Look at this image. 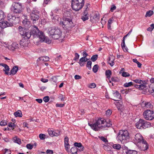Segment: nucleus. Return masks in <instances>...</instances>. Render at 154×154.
<instances>
[{
	"label": "nucleus",
	"instance_id": "nucleus-49",
	"mask_svg": "<svg viewBox=\"0 0 154 154\" xmlns=\"http://www.w3.org/2000/svg\"><path fill=\"white\" fill-rule=\"evenodd\" d=\"M4 150L5 151L4 154H11V151L10 150L5 149Z\"/></svg>",
	"mask_w": 154,
	"mask_h": 154
},
{
	"label": "nucleus",
	"instance_id": "nucleus-6",
	"mask_svg": "<svg viewBox=\"0 0 154 154\" xmlns=\"http://www.w3.org/2000/svg\"><path fill=\"white\" fill-rule=\"evenodd\" d=\"M49 34L53 38L57 39L61 36L62 32L57 28L53 27L49 31Z\"/></svg>",
	"mask_w": 154,
	"mask_h": 154
},
{
	"label": "nucleus",
	"instance_id": "nucleus-38",
	"mask_svg": "<svg viewBox=\"0 0 154 154\" xmlns=\"http://www.w3.org/2000/svg\"><path fill=\"white\" fill-rule=\"evenodd\" d=\"M7 124V121L5 120H3L0 123V125L1 126H4Z\"/></svg>",
	"mask_w": 154,
	"mask_h": 154
},
{
	"label": "nucleus",
	"instance_id": "nucleus-24",
	"mask_svg": "<svg viewBox=\"0 0 154 154\" xmlns=\"http://www.w3.org/2000/svg\"><path fill=\"white\" fill-rule=\"evenodd\" d=\"M105 75L108 79L109 80L111 76L112 75V72L110 70H106L105 72Z\"/></svg>",
	"mask_w": 154,
	"mask_h": 154
},
{
	"label": "nucleus",
	"instance_id": "nucleus-7",
	"mask_svg": "<svg viewBox=\"0 0 154 154\" xmlns=\"http://www.w3.org/2000/svg\"><path fill=\"white\" fill-rule=\"evenodd\" d=\"M11 10L14 13H20L22 10L21 4L19 2H13L11 6Z\"/></svg>",
	"mask_w": 154,
	"mask_h": 154
},
{
	"label": "nucleus",
	"instance_id": "nucleus-56",
	"mask_svg": "<svg viewBox=\"0 0 154 154\" xmlns=\"http://www.w3.org/2000/svg\"><path fill=\"white\" fill-rule=\"evenodd\" d=\"M116 9V7L114 5H112L110 8V11L113 12Z\"/></svg>",
	"mask_w": 154,
	"mask_h": 154
},
{
	"label": "nucleus",
	"instance_id": "nucleus-13",
	"mask_svg": "<svg viewBox=\"0 0 154 154\" xmlns=\"http://www.w3.org/2000/svg\"><path fill=\"white\" fill-rule=\"evenodd\" d=\"M65 22L66 29H67L69 28H72L74 26V25L72 22V20L68 18H65Z\"/></svg>",
	"mask_w": 154,
	"mask_h": 154
},
{
	"label": "nucleus",
	"instance_id": "nucleus-62",
	"mask_svg": "<svg viewBox=\"0 0 154 154\" xmlns=\"http://www.w3.org/2000/svg\"><path fill=\"white\" fill-rule=\"evenodd\" d=\"M41 81L44 83H46L48 81V80L47 79H45L44 78H42L41 79Z\"/></svg>",
	"mask_w": 154,
	"mask_h": 154
},
{
	"label": "nucleus",
	"instance_id": "nucleus-3",
	"mask_svg": "<svg viewBox=\"0 0 154 154\" xmlns=\"http://www.w3.org/2000/svg\"><path fill=\"white\" fill-rule=\"evenodd\" d=\"M129 138V133L128 131L122 130L119 131L117 134L116 139L119 143L124 144L128 142Z\"/></svg>",
	"mask_w": 154,
	"mask_h": 154
},
{
	"label": "nucleus",
	"instance_id": "nucleus-39",
	"mask_svg": "<svg viewBox=\"0 0 154 154\" xmlns=\"http://www.w3.org/2000/svg\"><path fill=\"white\" fill-rule=\"evenodd\" d=\"M91 64L92 62L91 61H88L86 65V66L89 69H91Z\"/></svg>",
	"mask_w": 154,
	"mask_h": 154
},
{
	"label": "nucleus",
	"instance_id": "nucleus-46",
	"mask_svg": "<svg viewBox=\"0 0 154 154\" xmlns=\"http://www.w3.org/2000/svg\"><path fill=\"white\" fill-rule=\"evenodd\" d=\"M43 100L46 103L48 102L49 100V97L48 96L45 97L43 98Z\"/></svg>",
	"mask_w": 154,
	"mask_h": 154
},
{
	"label": "nucleus",
	"instance_id": "nucleus-44",
	"mask_svg": "<svg viewBox=\"0 0 154 154\" xmlns=\"http://www.w3.org/2000/svg\"><path fill=\"white\" fill-rule=\"evenodd\" d=\"M39 136L41 140H43L45 139V134H40Z\"/></svg>",
	"mask_w": 154,
	"mask_h": 154
},
{
	"label": "nucleus",
	"instance_id": "nucleus-26",
	"mask_svg": "<svg viewBox=\"0 0 154 154\" xmlns=\"http://www.w3.org/2000/svg\"><path fill=\"white\" fill-rule=\"evenodd\" d=\"M78 149L75 147H72L70 149V152L72 154H77Z\"/></svg>",
	"mask_w": 154,
	"mask_h": 154
},
{
	"label": "nucleus",
	"instance_id": "nucleus-32",
	"mask_svg": "<svg viewBox=\"0 0 154 154\" xmlns=\"http://www.w3.org/2000/svg\"><path fill=\"white\" fill-rule=\"evenodd\" d=\"M145 106L147 108H152V105L150 102H147L145 103Z\"/></svg>",
	"mask_w": 154,
	"mask_h": 154
},
{
	"label": "nucleus",
	"instance_id": "nucleus-15",
	"mask_svg": "<svg viewBox=\"0 0 154 154\" xmlns=\"http://www.w3.org/2000/svg\"><path fill=\"white\" fill-rule=\"evenodd\" d=\"M24 19L22 21L23 24L26 27H28L30 25V22L27 19V17L26 16H23Z\"/></svg>",
	"mask_w": 154,
	"mask_h": 154
},
{
	"label": "nucleus",
	"instance_id": "nucleus-16",
	"mask_svg": "<svg viewBox=\"0 0 154 154\" xmlns=\"http://www.w3.org/2000/svg\"><path fill=\"white\" fill-rule=\"evenodd\" d=\"M0 65L4 67L5 69H3V71L5 72V74L7 75H9V71L10 68L8 65L6 64L2 63H0Z\"/></svg>",
	"mask_w": 154,
	"mask_h": 154
},
{
	"label": "nucleus",
	"instance_id": "nucleus-12",
	"mask_svg": "<svg viewBox=\"0 0 154 154\" xmlns=\"http://www.w3.org/2000/svg\"><path fill=\"white\" fill-rule=\"evenodd\" d=\"M30 17L33 22L38 20L39 18V11L37 10L33 9L30 14Z\"/></svg>",
	"mask_w": 154,
	"mask_h": 154
},
{
	"label": "nucleus",
	"instance_id": "nucleus-41",
	"mask_svg": "<svg viewBox=\"0 0 154 154\" xmlns=\"http://www.w3.org/2000/svg\"><path fill=\"white\" fill-rule=\"evenodd\" d=\"M74 145L75 146V147H77L79 148L80 147L82 146V143H80L77 142L75 143H74Z\"/></svg>",
	"mask_w": 154,
	"mask_h": 154
},
{
	"label": "nucleus",
	"instance_id": "nucleus-4",
	"mask_svg": "<svg viewBox=\"0 0 154 154\" xmlns=\"http://www.w3.org/2000/svg\"><path fill=\"white\" fill-rule=\"evenodd\" d=\"M30 36L32 35L33 36L39 38L40 41H43L44 33L40 31L38 28L35 26H32L31 27L30 32L29 31Z\"/></svg>",
	"mask_w": 154,
	"mask_h": 154
},
{
	"label": "nucleus",
	"instance_id": "nucleus-11",
	"mask_svg": "<svg viewBox=\"0 0 154 154\" xmlns=\"http://www.w3.org/2000/svg\"><path fill=\"white\" fill-rule=\"evenodd\" d=\"M18 30L20 34L23 36V37L24 39H28L30 38V34L29 33L28 30L24 29L20 26H19Z\"/></svg>",
	"mask_w": 154,
	"mask_h": 154
},
{
	"label": "nucleus",
	"instance_id": "nucleus-48",
	"mask_svg": "<svg viewBox=\"0 0 154 154\" xmlns=\"http://www.w3.org/2000/svg\"><path fill=\"white\" fill-rule=\"evenodd\" d=\"M60 132L59 131H54V136H57L60 134Z\"/></svg>",
	"mask_w": 154,
	"mask_h": 154
},
{
	"label": "nucleus",
	"instance_id": "nucleus-59",
	"mask_svg": "<svg viewBox=\"0 0 154 154\" xmlns=\"http://www.w3.org/2000/svg\"><path fill=\"white\" fill-rule=\"evenodd\" d=\"M149 91L152 93V95L154 97V88H150Z\"/></svg>",
	"mask_w": 154,
	"mask_h": 154
},
{
	"label": "nucleus",
	"instance_id": "nucleus-21",
	"mask_svg": "<svg viewBox=\"0 0 154 154\" xmlns=\"http://www.w3.org/2000/svg\"><path fill=\"white\" fill-rule=\"evenodd\" d=\"M49 60V57L47 56L45 57H41L38 59L37 61H42L44 62L48 61Z\"/></svg>",
	"mask_w": 154,
	"mask_h": 154
},
{
	"label": "nucleus",
	"instance_id": "nucleus-23",
	"mask_svg": "<svg viewBox=\"0 0 154 154\" xmlns=\"http://www.w3.org/2000/svg\"><path fill=\"white\" fill-rule=\"evenodd\" d=\"M121 46L123 51L125 52H126L128 51V48L125 45V40H122V42L121 43Z\"/></svg>",
	"mask_w": 154,
	"mask_h": 154
},
{
	"label": "nucleus",
	"instance_id": "nucleus-55",
	"mask_svg": "<svg viewBox=\"0 0 154 154\" xmlns=\"http://www.w3.org/2000/svg\"><path fill=\"white\" fill-rule=\"evenodd\" d=\"M54 131L52 130H49L48 133L50 136H53Z\"/></svg>",
	"mask_w": 154,
	"mask_h": 154
},
{
	"label": "nucleus",
	"instance_id": "nucleus-22",
	"mask_svg": "<svg viewBox=\"0 0 154 154\" xmlns=\"http://www.w3.org/2000/svg\"><path fill=\"white\" fill-rule=\"evenodd\" d=\"M14 115L15 117H22V114L21 111L20 110H18L16 112L14 113Z\"/></svg>",
	"mask_w": 154,
	"mask_h": 154
},
{
	"label": "nucleus",
	"instance_id": "nucleus-9",
	"mask_svg": "<svg viewBox=\"0 0 154 154\" xmlns=\"http://www.w3.org/2000/svg\"><path fill=\"white\" fill-rule=\"evenodd\" d=\"M135 139L136 141L138 143H142L143 146H144L145 149L144 150H146L148 148V145L146 142L143 139L142 135L140 134H137L135 136Z\"/></svg>",
	"mask_w": 154,
	"mask_h": 154
},
{
	"label": "nucleus",
	"instance_id": "nucleus-61",
	"mask_svg": "<svg viewBox=\"0 0 154 154\" xmlns=\"http://www.w3.org/2000/svg\"><path fill=\"white\" fill-rule=\"evenodd\" d=\"M74 78L75 79H81L82 77L81 76H79V75H76L75 76Z\"/></svg>",
	"mask_w": 154,
	"mask_h": 154
},
{
	"label": "nucleus",
	"instance_id": "nucleus-29",
	"mask_svg": "<svg viewBox=\"0 0 154 154\" xmlns=\"http://www.w3.org/2000/svg\"><path fill=\"white\" fill-rule=\"evenodd\" d=\"M65 19H63L62 20H61L60 22V26H62L63 28H64L65 29H66V26L65 23Z\"/></svg>",
	"mask_w": 154,
	"mask_h": 154
},
{
	"label": "nucleus",
	"instance_id": "nucleus-20",
	"mask_svg": "<svg viewBox=\"0 0 154 154\" xmlns=\"http://www.w3.org/2000/svg\"><path fill=\"white\" fill-rule=\"evenodd\" d=\"M13 140L14 142L17 143L19 144H21V140L16 136H15L13 138Z\"/></svg>",
	"mask_w": 154,
	"mask_h": 154
},
{
	"label": "nucleus",
	"instance_id": "nucleus-63",
	"mask_svg": "<svg viewBox=\"0 0 154 154\" xmlns=\"http://www.w3.org/2000/svg\"><path fill=\"white\" fill-rule=\"evenodd\" d=\"M82 54L83 56V57H85V58L88 55V54L85 51H83Z\"/></svg>",
	"mask_w": 154,
	"mask_h": 154
},
{
	"label": "nucleus",
	"instance_id": "nucleus-18",
	"mask_svg": "<svg viewBox=\"0 0 154 154\" xmlns=\"http://www.w3.org/2000/svg\"><path fill=\"white\" fill-rule=\"evenodd\" d=\"M113 95L114 96V98L116 99H121V97L120 94L117 91H113Z\"/></svg>",
	"mask_w": 154,
	"mask_h": 154
},
{
	"label": "nucleus",
	"instance_id": "nucleus-58",
	"mask_svg": "<svg viewBox=\"0 0 154 154\" xmlns=\"http://www.w3.org/2000/svg\"><path fill=\"white\" fill-rule=\"evenodd\" d=\"M59 98H60L62 101L64 100L65 97H63L62 94H60L59 96Z\"/></svg>",
	"mask_w": 154,
	"mask_h": 154
},
{
	"label": "nucleus",
	"instance_id": "nucleus-8",
	"mask_svg": "<svg viewBox=\"0 0 154 154\" xmlns=\"http://www.w3.org/2000/svg\"><path fill=\"white\" fill-rule=\"evenodd\" d=\"M136 126L138 129H146L150 127L151 126V124L150 122L140 119L139 121L136 123Z\"/></svg>",
	"mask_w": 154,
	"mask_h": 154
},
{
	"label": "nucleus",
	"instance_id": "nucleus-5",
	"mask_svg": "<svg viewBox=\"0 0 154 154\" xmlns=\"http://www.w3.org/2000/svg\"><path fill=\"white\" fill-rule=\"evenodd\" d=\"M84 3V0H72L71 7L73 10L78 11L82 8Z\"/></svg>",
	"mask_w": 154,
	"mask_h": 154
},
{
	"label": "nucleus",
	"instance_id": "nucleus-28",
	"mask_svg": "<svg viewBox=\"0 0 154 154\" xmlns=\"http://www.w3.org/2000/svg\"><path fill=\"white\" fill-rule=\"evenodd\" d=\"M133 81L136 83L138 84H146V83L145 81L143 82L142 80L139 79H135L133 80Z\"/></svg>",
	"mask_w": 154,
	"mask_h": 154
},
{
	"label": "nucleus",
	"instance_id": "nucleus-25",
	"mask_svg": "<svg viewBox=\"0 0 154 154\" xmlns=\"http://www.w3.org/2000/svg\"><path fill=\"white\" fill-rule=\"evenodd\" d=\"M126 154H137V152L135 150H127L125 151Z\"/></svg>",
	"mask_w": 154,
	"mask_h": 154
},
{
	"label": "nucleus",
	"instance_id": "nucleus-64",
	"mask_svg": "<svg viewBox=\"0 0 154 154\" xmlns=\"http://www.w3.org/2000/svg\"><path fill=\"white\" fill-rule=\"evenodd\" d=\"M150 82L152 83V84L151 85L152 86L153 85H154V84H153L154 83V78H152L150 79Z\"/></svg>",
	"mask_w": 154,
	"mask_h": 154
},
{
	"label": "nucleus",
	"instance_id": "nucleus-51",
	"mask_svg": "<svg viewBox=\"0 0 154 154\" xmlns=\"http://www.w3.org/2000/svg\"><path fill=\"white\" fill-rule=\"evenodd\" d=\"M87 61V60L85 59V57H82L79 59L80 62H85Z\"/></svg>",
	"mask_w": 154,
	"mask_h": 154
},
{
	"label": "nucleus",
	"instance_id": "nucleus-35",
	"mask_svg": "<svg viewBox=\"0 0 154 154\" xmlns=\"http://www.w3.org/2000/svg\"><path fill=\"white\" fill-rule=\"evenodd\" d=\"M98 57L97 54H95L93 55L91 58V60L93 62H94L96 60Z\"/></svg>",
	"mask_w": 154,
	"mask_h": 154
},
{
	"label": "nucleus",
	"instance_id": "nucleus-10",
	"mask_svg": "<svg viewBox=\"0 0 154 154\" xmlns=\"http://www.w3.org/2000/svg\"><path fill=\"white\" fill-rule=\"evenodd\" d=\"M143 115L146 120H152L154 119V111L150 109L146 110L143 112Z\"/></svg>",
	"mask_w": 154,
	"mask_h": 154
},
{
	"label": "nucleus",
	"instance_id": "nucleus-2",
	"mask_svg": "<svg viewBox=\"0 0 154 154\" xmlns=\"http://www.w3.org/2000/svg\"><path fill=\"white\" fill-rule=\"evenodd\" d=\"M112 122L109 119L105 120L102 118L98 119L95 123L91 124L88 123V125L94 131H97L100 129H106V128L111 127Z\"/></svg>",
	"mask_w": 154,
	"mask_h": 154
},
{
	"label": "nucleus",
	"instance_id": "nucleus-1",
	"mask_svg": "<svg viewBox=\"0 0 154 154\" xmlns=\"http://www.w3.org/2000/svg\"><path fill=\"white\" fill-rule=\"evenodd\" d=\"M6 17L4 12L2 10H0V27L2 28H5L7 27L12 26L13 24L15 23V21L18 20V18L10 13L7 16V21H3L2 20Z\"/></svg>",
	"mask_w": 154,
	"mask_h": 154
},
{
	"label": "nucleus",
	"instance_id": "nucleus-53",
	"mask_svg": "<svg viewBox=\"0 0 154 154\" xmlns=\"http://www.w3.org/2000/svg\"><path fill=\"white\" fill-rule=\"evenodd\" d=\"M26 147L27 149H32L33 148L32 145L30 144H27Z\"/></svg>",
	"mask_w": 154,
	"mask_h": 154
},
{
	"label": "nucleus",
	"instance_id": "nucleus-60",
	"mask_svg": "<svg viewBox=\"0 0 154 154\" xmlns=\"http://www.w3.org/2000/svg\"><path fill=\"white\" fill-rule=\"evenodd\" d=\"M69 138L67 137H66L64 139V143H69Z\"/></svg>",
	"mask_w": 154,
	"mask_h": 154
},
{
	"label": "nucleus",
	"instance_id": "nucleus-50",
	"mask_svg": "<svg viewBox=\"0 0 154 154\" xmlns=\"http://www.w3.org/2000/svg\"><path fill=\"white\" fill-rule=\"evenodd\" d=\"M8 125L9 127L13 128L15 127V125L14 123L12 122H10L8 123Z\"/></svg>",
	"mask_w": 154,
	"mask_h": 154
},
{
	"label": "nucleus",
	"instance_id": "nucleus-30",
	"mask_svg": "<svg viewBox=\"0 0 154 154\" xmlns=\"http://www.w3.org/2000/svg\"><path fill=\"white\" fill-rule=\"evenodd\" d=\"M18 45L16 43H14L12 45V50L14 51L15 49H17L18 48Z\"/></svg>",
	"mask_w": 154,
	"mask_h": 154
},
{
	"label": "nucleus",
	"instance_id": "nucleus-45",
	"mask_svg": "<svg viewBox=\"0 0 154 154\" xmlns=\"http://www.w3.org/2000/svg\"><path fill=\"white\" fill-rule=\"evenodd\" d=\"M96 86V84L94 83H92L90 84L88 86V87L90 88H94Z\"/></svg>",
	"mask_w": 154,
	"mask_h": 154
},
{
	"label": "nucleus",
	"instance_id": "nucleus-19",
	"mask_svg": "<svg viewBox=\"0 0 154 154\" xmlns=\"http://www.w3.org/2000/svg\"><path fill=\"white\" fill-rule=\"evenodd\" d=\"M18 70V67L17 66H14L11 71V73L9 75L12 74L14 75L15 74Z\"/></svg>",
	"mask_w": 154,
	"mask_h": 154
},
{
	"label": "nucleus",
	"instance_id": "nucleus-31",
	"mask_svg": "<svg viewBox=\"0 0 154 154\" xmlns=\"http://www.w3.org/2000/svg\"><path fill=\"white\" fill-rule=\"evenodd\" d=\"M43 41H40L42 42H45L47 43H50L51 42V41L48 38H46L45 37L44 34Z\"/></svg>",
	"mask_w": 154,
	"mask_h": 154
},
{
	"label": "nucleus",
	"instance_id": "nucleus-52",
	"mask_svg": "<svg viewBox=\"0 0 154 154\" xmlns=\"http://www.w3.org/2000/svg\"><path fill=\"white\" fill-rule=\"evenodd\" d=\"M64 104L62 103H57L56 106L57 107H63L64 106Z\"/></svg>",
	"mask_w": 154,
	"mask_h": 154
},
{
	"label": "nucleus",
	"instance_id": "nucleus-36",
	"mask_svg": "<svg viewBox=\"0 0 154 154\" xmlns=\"http://www.w3.org/2000/svg\"><path fill=\"white\" fill-rule=\"evenodd\" d=\"M153 12L152 11H149L146 12V17H150L153 14Z\"/></svg>",
	"mask_w": 154,
	"mask_h": 154
},
{
	"label": "nucleus",
	"instance_id": "nucleus-27",
	"mask_svg": "<svg viewBox=\"0 0 154 154\" xmlns=\"http://www.w3.org/2000/svg\"><path fill=\"white\" fill-rule=\"evenodd\" d=\"M112 147L114 149L117 150H120L121 147V145L119 144H113Z\"/></svg>",
	"mask_w": 154,
	"mask_h": 154
},
{
	"label": "nucleus",
	"instance_id": "nucleus-17",
	"mask_svg": "<svg viewBox=\"0 0 154 154\" xmlns=\"http://www.w3.org/2000/svg\"><path fill=\"white\" fill-rule=\"evenodd\" d=\"M133 85H134L135 87L138 89L140 90H143L146 87V84H139V85L134 84Z\"/></svg>",
	"mask_w": 154,
	"mask_h": 154
},
{
	"label": "nucleus",
	"instance_id": "nucleus-14",
	"mask_svg": "<svg viewBox=\"0 0 154 154\" xmlns=\"http://www.w3.org/2000/svg\"><path fill=\"white\" fill-rule=\"evenodd\" d=\"M89 14L88 11H84L83 13V16L82 17L81 19L83 21H85L88 19Z\"/></svg>",
	"mask_w": 154,
	"mask_h": 154
},
{
	"label": "nucleus",
	"instance_id": "nucleus-33",
	"mask_svg": "<svg viewBox=\"0 0 154 154\" xmlns=\"http://www.w3.org/2000/svg\"><path fill=\"white\" fill-rule=\"evenodd\" d=\"M98 67L99 66L98 65L96 64L94 65L92 69L93 72L94 73L97 72L98 71Z\"/></svg>",
	"mask_w": 154,
	"mask_h": 154
},
{
	"label": "nucleus",
	"instance_id": "nucleus-37",
	"mask_svg": "<svg viewBox=\"0 0 154 154\" xmlns=\"http://www.w3.org/2000/svg\"><path fill=\"white\" fill-rule=\"evenodd\" d=\"M134 85L133 83L132 82H130L128 83H126L124 84V86L126 87H127L131 86L132 85Z\"/></svg>",
	"mask_w": 154,
	"mask_h": 154
},
{
	"label": "nucleus",
	"instance_id": "nucleus-57",
	"mask_svg": "<svg viewBox=\"0 0 154 154\" xmlns=\"http://www.w3.org/2000/svg\"><path fill=\"white\" fill-rule=\"evenodd\" d=\"M50 80L51 82H53L56 83L57 82L56 78L55 77H53Z\"/></svg>",
	"mask_w": 154,
	"mask_h": 154
},
{
	"label": "nucleus",
	"instance_id": "nucleus-47",
	"mask_svg": "<svg viewBox=\"0 0 154 154\" xmlns=\"http://www.w3.org/2000/svg\"><path fill=\"white\" fill-rule=\"evenodd\" d=\"M112 112L110 109H108L106 111V114L107 116L110 115L112 114Z\"/></svg>",
	"mask_w": 154,
	"mask_h": 154
},
{
	"label": "nucleus",
	"instance_id": "nucleus-43",
	"mask_svg": "<svg viewBox=\"0 0 154 154\" xmlns=\"http://www.w3.org/2000/svg\"><path fill=\"white\" fill-rule=\"evenodd\" d=\"M75 57L73 60H74L77 61L79 59V55L77 53H75Z\"/></svg>",
	"mask_w": 154,
	"mask_h": 154
},
{
	"label": "nucleus",
	"instance_id": "nucleus-54",
	"mask_svg": "<svg viewBox=\"0 0 154 154\" xmlns=\"http://www.w3.org/2000/svg\"><path fill=\"white\" fill-rule=\"evenodd\" d=\"M94 17L97 20L99 19V14L98 13H96L94 14Z\"/></svg>",
	"mask_w": 154,
	"mask_h": 154
},
{
	"label": "nucleus",
	"instance_id": "nucleus-42",
	"mask_svg": "<svg viewBox=\"0 0 154 154\" xmlns=\"http://www.w3.org/2000/svg\"><path fill=\"white\" fill-rule=\"evenodd\" d=\"M99 138L101 140H102L105 143H107L108 142V140L105 137L103 136H101L99 137Z\"/></svg>",
	"mask_w": 154,
	"mask_h": 154
},
{
	"label": "nucleus",
	"instance_id": "nucleus-40",
	"mask_svg": "<svg viewBox=\"0 0 154 154\" xmlns=\"http://www.w3.org/2000/svg\"><path fill=\"white\" fill-rule=\"evenodd\" d=\"M122 75L123 77H128L130 75L129 73H128L127 72H123L122 74Z\"/></svg>",
	"mask_w": 154,
	"mask_h": 154
},
{
	"label": "nucleus",
	"instance_id": "nucleus-34",
	"mask_svg": "<svg viewBox=\"0 0 154 154\" xmlns=\"http://www.w3.org/2000/svg\"><path fill=\"white\" fill-rule=\"evenodd\" d=\"M64 147L65 148V149L66 150L67 152H69V149L70 148V145L69 143H64Z\"/></svg>",
	"mask_w": 154,
	"mask_h": 154
}]
</instances>
